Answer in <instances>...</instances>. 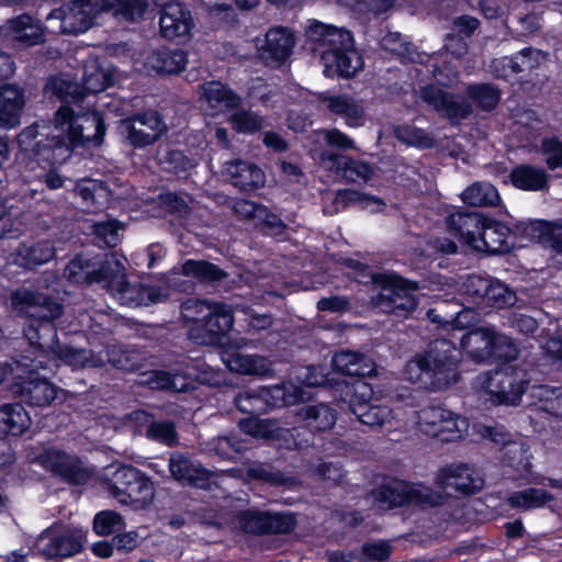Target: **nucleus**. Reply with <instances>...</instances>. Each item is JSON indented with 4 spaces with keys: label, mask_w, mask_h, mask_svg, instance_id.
I'll use <instances>...</instances> for the list:
<instances>
[{
    "label": "nucleus",
    "mask_w": 562,
    "mask_h": 562,
    "mask_svg": "<svg viewBox=\"0 0 562 562\" xmlns=\"http://www.w3.org/2000/svg\"><path fill=\"white\" fill-rule=\"evenodd\" d=\"M24 223L18 218V213L8 207L0 198V238H15L24 232Z\"/></svg>",
    "instance_id": "obj_53"
},
{
    "label": "nucleus",
    "mask_w": 562,
    "mask_h": 562,
    "mask_svg": "<svg viewBox=\"0 0 562 562\" xmlns=\"http://www.w3.org/2000/svg\"><path fill=\"white\" fill-rule=\"evenodd\" d=\"M297 381L305 386H322L329 383L326 369L323 367H304L296 372Z\"/></svg>",
    "instance_id": "obj_62"
},
{
    "label": "nucleus",
    "mask_w": 562,
    "mask_h": 562,
    "mask_svg": "<svg viewBox=\"0 0 562 562\" xmlns=\"http://www.w3.org/2000/svg\"><path fill=\"white\" fill-rule=\"evenodd\" d=\"M239 428L245 435L256 439L285 438L290 435V430L279 427L277 422L256 417L241 419L239 422Z\"/></svg>",
    "instance_id": "obj_42"
},
{
    "label": "nucleus",
    "mask_w": 562,
    "mask_h": 562,
    "mask_svg": "<svg viewBox=\"0 0 562 562\" xmlns=\"http://www.w3.org/2000/svg\"><path fill=\"white\" fill-rule=\"evenodd\" d=\"M166 1L167 0H158L157 3L148 8L143 15L149 11H154L157 7H162L159 19L161 36L170 41H189L194 26L191 12L180 2L166 3ZM143 18L144 16H142V19ZM138 20H140V18Z\"/></svg>",
    "instance_id": "obj_21"
},
{
    "label": "nucleus",
    "mask_w": 562,
    "mask_h": 562,
    "mask_svg": "<svg viewBox=\"0 0 562 562\" xmlns=\"http://www.w3.org/2000/svg\"><path fill=\"white\" fill-rule=\"evenodd\" d=\"M87 530L72 524H54L38 537L35 550L45 558H68L87 542Z\"/></svg>",
    "instance_id": "obj_17"
},
{
    "label": "nucleus",
    "mask_w": 562,
    "mask_h": 562,
    "mask_svg": "<svg viewBox=\"0 0 562 562\" xmlns=\"http://www.w3.org/2000/svg\"><path fill=\"white\" fill-rule=\"evenodd\" d=\"M75 193L81 198L87 206L95 205L94 210L104 207L113 199L110 189L103 182L94 179L78 181Z\"/></svg>",
    "instance_id": "obj_41"
},
{
    "label": "nucleus",
    "mask_w": 562,
    "mask_h": 562,
    "mask_svg": "<svg viewBox=\"0 0 562 562\" xmlns=\"http://www.w3.org/2000/svg\"><path fill=\"white\" fill-rule=\"evenodd\" d=\"M31 417L21 404L0 406V432L20 436L31 426Z\"/></svg>",
    "instance_id": "obj_38"
},
{
    "label": "nucleus",
    "mask_w": 562,
    "mask_h": 562,
    "mask_svg": "<svg viewBox=\"0 0 562 562\" xmlns=\"http://www.w3.org/2000/svg\"><path fill=\"white\" fill-rule=\"evenodd\" d=\"M469 97L483 110H492L499 101L498 91L488 85L471 86Z\"/></svg>",
    "instance_id": "obj_60"
},
{
    "label": "nucleus",
    "mask_w": 562,
    "mask_h": 562,
    "mask_svg": "<svg viewBox=\"0 0 562 562\" xmlns=\"http://www.w3.org/2000/svg\"><path fill=\"white\" fill-rule=\"evenodd\" d=\"M463 352L475 362L491 359L510 360L517 356L513 339L494 327H480L465 333L460 339Z\"/></svg>",
    "instance_id": "obj_13"
},
{
    "label": "nucleus",
    "mask_w": 562,
    "mask_h": 562,
    "mask_svg": "<svg viewBox=\"0 0 562 562\" xmlns=\"http://www.w3.org/2000/svg\"><path fill=\"white\" fill-rule=\"evenodd\" d=\"M306 36L312 50L319 55L325 76L349 78L362 69V56L355 48L349 31L312 21Z\"/></svg>",
    "instance_id": "obj_4"
},
{
    "label": "nucleus",
    "mask_w": 562,
    "mask_h": 562,
    "mask_svg": "<svg viewBox=\"0 0 562 562\" xmlns=\"http://www.w3.org/2000/svg\"><path fill=\"white\" fill-rule=\"evenodd\" d=\"M442 499L441 494L434 493L423 484L397 480L383 484L370 494V502L376 510H386L404 505L437 506L441 504Z\"/></svg>",
    "instance_id": "obj_14"
},
{
    "label": "nucleus",
    "mask_w": 562,
    "mask_h": 562,
    "mask_svg": "<svg viewBox=\"0 0 562 562\" xmlns=\"http://www.w3.org/2000/svg\"><path fill=\"white\" fill-rule=\"evenodd\" d=\"M510 181L520 190L538 191L546 188L548 176L541 168L522 165L510 172Z\"/></svg>",
    "instance_id": "obj_44"
},
{
    "label": "nucleus",
    "mask_w": 562,
    "mask_h": 562,
    "mask_svg": "<svg viewBox=\"0 0 562 562\" xmlns=\"http://www.w3.org/2000/svg\"><path fill=\"white\" fill-rule=\"evenodd\" d=\"M395 136L402 143L419 148H429L435 144L434 138L429 134L409 125L396 127Z\"/></svg>",
    "instance_id": "obj_58"
},
{
    "label": "nucleus",
    "mask_w": 562,
    "mask_h": 562,
    "mask_svg": "<svg viewBox=\"0 0 562 562\" xmlns=\"http://www.w3.org/2000/svg\"><path fill=\"white\" fill-rule=\"evenodd\" d=\"M11 306L19 313L27 316L31 322L24 329V335L34 347L40 348L45 352L44 348L47 344L45 336L55 338V329L52 321L61 315V306L56 302L48 300L46 296L32 292L30 290H18L11 295ZM46 357L50 368L66 364L74 369L85 367H99L111 362L113 366L121 369H126V364L121 358H116L114 350L106 351L105 355L99 353L97 356L88 357L83 349H74L67 346H59L54 344L49 346L46 351Z\"/></svg>",
    "instance_id": "obj_2"
},
{
    "label": "nucleus",
    "mask_w": 562,
    "mask_h": 562,
    "mask_svg": "<svg viewBox=\"0 0 562 562\" xmlns=\"http://www.w3.org/2000/svg\"><path fill=\"white\" fill-rule=\"evenodd\" d=\"M322 166L337 176L351 182L367 181L372 175L368 164L350 159L340 154L324 153L321 157Z\"/></svg>",
    "instance_id": "obj_30"
},
{
    "label": "nucleus",
    "mask_w": 562,
    "mask_h": 562,
    "mask_svg": "<svg viewBox=\"0 0 562 562\" xmlns=\"http://www.w3.org/2000/svg\"><path fill=\"white\" fill-rule=\"evenodd\" d=\"M233 186L241 190L256 189L265 183L263 171L255 165L244 161L225 162L223 171Z\"/></svg>",
    "instance_id": "obj_35"
},
{
    "label": "nucleus",
    "mask_w": 562,
    "mask_h": 562,
    "mask_svg": "<svg viewBox=\"0 0 562 562\" xmlns=\"http://www.w3.org/2000/svg\"><path fill=\"white\" fill-rule=\"evenodd\" d=\"M419 98L434 110L458 122L469 115L471 106L463 100L450 95L442 88L427 85L419 88Z\"/></svg>",
    "instance_id": "obj_26"
},
{
    "label": "nucleus",
    "mask_w": 562,
    "mask_h": 562,
    "mask_svg": "<svg viewBox=\"0 0 562 562\" xmlns=\"http://www.w3.org/2000/svg\"><path fill=\"white\" fill-rule=\"evenodd\" d=\"M110 493L122 505L139 510L153 502L155 487L153 482L136 468L121 465L112 474Z\"/></svg>",
    "instance_id": "obj_16"
},
{
    "label": "nucleus",
    "mask_w": 562,
    "mask_h": 562,
    "mask_svg": "<svg viewBox=\"0 0 562 562\" xmlns=\"http://www.w3.org/2000/svg\"><path fill=\"white\" fill-rule=\"evenodd\" d=\"M158 0H74L66 8L50 12L49 22L58 21L54 32L79 34L86 32L100 12L112 10L130 21H137L144 12L157 3Z\"/></svg>",
    "instance_id": "obj_6"
},
{
    "label": "nucleus",
    "mask_w": 562,
    "mask_h": 562,
    "mask_svg": "<svg viewBox=\"0 0 562 562\" xmlns=\"http://www.w3.org/2000/svg\"><path fill=\"white\" fill-rule=\"evenodd\" d=\"M108 99L109 95L100 97L97 110L78 115L74 109L63 105L57 110L53 122H41L25 127L18 136V164L30 172L24 176L25 180L31 181L43 176L36 171L37 167L45 170L65 162L77 146L101 145L105 126L100 109L111 108Z\"/></svg>",
    "instance_id": "obj_1"
},
{
    "label": "nucleus",
    "mask_w": 562,
    "mask_h": 562,
    "mask_svg": "<svg viewBox=\"0 0 562 562\" xmlns=\"http://www.w3.org/2000/svg\"><path fill=\"white\" fill-rule=\"evenodd\" d=\"M169 471L176 481L199 488L209 487V482L212 476L211 473L199 463H194L179 453L171 454L169 459Z\"/></svg>",
    "instance_id": "obj_31"
},
{
    "label": "nucleus",
    "mask_w": 562,
    "mask_h": 562,
    "mask_svg": "<svg viewBox=\"0 0 562 562\" xmlns=\"http://www.w3.org/2000/svg\"><path fill=\"white\" fill-rule=\"evenodd\" d=\"M102 269H106L108 278L102 285L122 305L139 306L165 301L169 293L166 288L146 286L143 283L125 280L124 265L116 255L111 254Z\"/></svg>",
    "instance_id": "obj_9"
},
{
    "label": "nucleus",
    "mask_w": 562,
    "mask_h": 562,
    "mask_svg": "<svg viewBox=\"0 0 562 562\" xmlns=\"http://www.w3.org/2000/svg\"><path fill=\"white\" fill-rule=\"evenodd\" d=\"M353 391L356 396L361 397L362 403L352 401L351 411L364 425L381 426L396 418L405 426L416 424L422 432L441 441L460 439L469 429L465 417L447 408L429 406L417 413L406 407L367 404L372 396V387L364 381H357Z\"/></svg>",
    "instance_id": "obj_3"
},
{
    "label": "nucleus",
    "mask_w": 562,
    "mask_h": 562,
    "mask_svg": "<svg viewBox=\"0 0 562 562\" xmlns=\"http://www.w3.org/2000/svg\"><path fill=\"white\" fill-rule=\"evenodd\" d=\"M54 256L55 249L48 240H37L22 244L14 255V262L32 269L48 262Z\"/></svg>",
    "instance_id": "obj_37"
},
{
    "label": "nucleus",
    "mask_w": 562,
    "mask_h": 562,
    "mask_svg": "<svg viewBox=\"0 0 562 562\" xmlns=\"http://www.w3.org/2000/svg\"><path fill=\"white\" fill-rule=\"evenodd\" d=\"M437 484L446 494H450L452 491L472 494L483 487V480L473 468L465 464H452L440 471Z\"/></svg>",
    "instance_id": "obj_25"
},
{
    "label": "nucleus",
    "mask_w": 562,
    "mask_h": 562,
    "mask_svg": "<svg viewBox=\"0 0 562 562\" xmlns=\"http://www.w3.org/2000/svg\"><path fill=\"white\" fill-rule=\"evenodd\" d=\"M110 255L99 260H89L82 256L72 259L65 268V277L74 283H101L106 280V269H102Z\"/></svg>",
    "instance_id": "obj_32"
},
{
    "label": "nucleus",
    "mask_w": 562,
    "mask_h": 562,
    "mask_svg": "<svg viewBox=\"0 0 562 562\" xmlns=\"http://www.w3.org/2000/svg\"><path fill=\"white\" fill-rule=\"evenodd\" d=\"M542 153L547 156L546 161L550 169L562 167V140L557 137L544 139Z\"/></svg>",
    "instance_id": "obj_64"
},
{
    "label": "nucleus",
    "mask_w": 562,
    "mask_h": 562,
    "mask_svg": "<svg viewBox=\"0 0 562 562\" xmlns=\"http://www.w3.org/2000/svg\"><path fill=\"white\" fill-rule=\"evenodd\" d=\"M335 203L337 210L339 207H346L350 204H357L362 210L371 213L380 212L384 207V203L381 199L367 195L353 190H341L336 194Z\"/></svg>",
    "instance_id": "obj_49"
},
{
    "label": "nucleus",
    "mask_w": 562,
    "mask_h": 562,
    "mask_svg": "<svg viewBox=\"0 0 562 562\" xmlns=\"http://www.w3.org/2000/svg\"><path fill=\"white\" fill-rule=\"evenodd\" d=\"M551 499V495L540 488H528L515 492L508 497L512 507L518 509H531L541 507Z\"/></svg>",
    "instance_id": "obj_51"
},
{
    "label": "nucleus",
    "mask_w": 562,
    "mask_h": 562,
    "mask_svg": "<svg viewBox=\"0 0 562 562\" xmlns=\"http://www.w3.org/2000/svg\"><path fill=\"white\" fill-rule=\"evenodd\" d=\"M477 431L482 437L505 447L508 465L516 467V469L520 471V474H518L516 479H524L527 483H543L541 480L530 474L529 447H527L525 441L510 440L505 428L499 425L480 426Z\"/></svg>",
    "instance_id": "obj_20"
},
{
    "label": "nucleus",
    "mask_w": 562,
    "mask_h": 562,
    "mask_svg": "<svg viewBox=\"0 0 562 562\" xmlns=\"http://www.w3.org/2000/svg\"><path fill=\"white\" fill-rule=\"evenodd\" d=\"M516 301L517 297L515 292H513L506 284L497 280H490L488 289L486 290L484 299L486 304L496 308H504L514 305Z\"/></svg>",
    "instance_id": "obj_55"
},
{
    "label": "nucleus",
    "mask_w": 562,
    "mask_h": 562,
    "mask_svg": "<svg viewBox=\"0 0 562 562\" xmlns=\"http://www.w3.org/2000/svg\"><path fill=\"white\" fill-rule=\"evenodd\" d=\"M374 291L373 305L383 313H391L397 317H406L416 306L414 291L416 283L406 281L393 272L370 274Z\"/></svg>",
    "instance_id": "obj_12"
},
{
    "label": "nucleus",
    "mask_w": 562,
    "mask_h": 562,
    "mask_svg": "<svg viewBox=\"0 0 562 562\" xmlns=\"http://www.w3.org/2000/svg\"><path fill=\"white\" fill-rule=\"evenodd\" d=\"M0 36L13 45L33 46L43 42L44 31L38 21L22 14L8 20L0 27Z\"/></svg>",
    "instance_id": "obj_27"
},
{
    "label": "nucleus",
    "mask_w": 562,
    "mask_h": 562,
    "mask_svg": "<svg viewBox=\"0 0 562 562\" xmlns=\"http://www.w3.org/2000/svg\"><path fill=\"white\" fill-rule=\"evenodd\" d=\"M269 513L246 510L238 516V525L246 532L265 533L268 530Z\"/></svg>",
    "instance_id": "obj_61"
},
{
    "label": "nucleus",
    "mask_w": 562,
    "mask_h": 562,
    "mask_svg": "<svg viewBox=\"0 0 562 562\" xmlns=\"http://www.w3.org/2000/svg\"><path fill=\"white\" fill-rule=\"evenodd\" d=\"M228 122L232 127L240 134H254L263 126V119L256 112L250 110H239L234 112Z\"/></svg>",
    "instance_id": "obj_54"
},
{
    "label": "nucleus",
    "mask_w": 562,
    "mask_h": 562,
    "mask_svg": "<svg viewBox=\"0 0 562 562\" xmlns=\"http://www.w3.org/2000/svg\"><path fill=\"white\" fill-rule=\"evenodd\" d=\"M181 315L188 324H192L189 328V337L196 344L211 342L214 336L227 333L234 323L229 307L195 299L183 303Z\"/></svg>",
    "instance_id": "obj_8"
},
{
    "label": "nucleus",
    "mask_w": 562,
    "mask_h": 562,
    "mask_svg": "<svg viewBox=\"0 0 562 562\" xmlns=\"http://www.w3.org/2000/svg\"><path fill=\"white\" fill-rule=\"evenodd\" d=\"M450 234L473 250L503 254L515 246L510 228L479 213H452L447 220Z\"/></svg>",
    "instance_id": "obj_7"
},
{
    "label": "nucleus",
    "mask_w": 562,
    "mask_h": 562,
    "mask_svg": "<svg viewBox=\"0 0 562 562\" xmlns=\"http://www.w3.org/2000/svg\"><path fill=\"white\" fill-rule=\"evenodd\" d=\"M221 357L224 364L237 373L260 378L270 376L272 373V363L259 355H244L235 349H225Z\"/></svg>",
    "instance_id": "obj_29"
},
{
    "label": "nucleus",
    "mask_w": 562,
    "mask_h": 562,
    "mask_svg": "<svg viewBox=\"0 0 562 562\" xmlns=\"http://www.w3.org/2000/svg\"><path fill=\"white\" fill-rule=\"evenodd\" d=\"M182 273L203 281L221 279L224 273L216 266L202 260H187L181 267Z\"/></svg>",
    "instance_id": "obj_56"
},
{
    "label": "nucleus",
    "mask_w": 562,
    "mask_h": 562,
    "mask_svg": "<svg viewBox=\"0 0 562 562\" xmlns=\"http://www.w3.org/2000/svg\"><path fill=\"white\" fill-rule=\"evenodd\" d=\"M427 315L432 323L440 325L448 333L470 327L479 319V313L471 307L462 308L449 317L440 316L436 310H429Z\"/></svg>",
    "instance_id": "obj_45"
},
{
    "label": "nucleus",
    "mask_w": 562,
    "mask_h": 562,
    "mask_svg": "<svg viewBox=\"0 0 562 562\" xmlns=\"http://www.w3.org/2000/svg\"><path fill=\"white\" fill-rule=\"evenodd\" d=\"M147 437L167 446H172L177 440L175 426L170 422L151 423L147 430Z\"/></svg>",
    "instance_id": "obj_63"
},
{
    "label": "nucleus",
    "mask_w": 562,
    "mask_h": 562,
    "mask_svg": "<svg viewBox=\"0 0 562 562\" xmlns=\"http://www.w3.org/2000/svg\"><path fill=\"white\" fill-rule=\"evenodd\" d=\"M240 97L218 81L202 86L201 103L207 116L226 114L240 104Z\"/></svg>",
    "instance_id": "obj_28"
},
{
    "label": "nucleus",
    "mask_w": 562,
    "mask_h": 562,
    "mask_svg": "<svg viewBox=\"0 0 562 562\" xmlns=\"http://www.w3.org/2000/svg\"><path fill=\"white\" fill-rule=\"evenodd\" d=\"M334 369L346 375L366 376L374 372L372 359L355 351H340L333 357Z\"/></svg>",
    "instance_id": "obj_36"
},
{
    "label": "nucleus",
    "mask_w": 562,
    "mask_h": 562,
    "mask_svg": "<svg viewBox=\"0 0 562 562\" xmlns=\"http://www.w3.org/2000/svg\"><path fill=\"white\" fill-rule=\"evenodd\" d=\"M468 45L461 36L449 35L446 40L445 52L428 55L424 57L422 67H416L415 72L417 76L423 75L425 71L432 74L435 81L442 87H449L457 82L458 72L456 71V64L467 53Z\"/></svg>",
    "instance_id": "obj_19"
},
{
    "label": "nucleus",
    "mask_w": 562,
    "mask_h": 562,
    "mask_svg": "<svg viewBox=\"0 0 562 562\" xmlns=\"http://www.w3.org/2000/svg\"><path fill=\"white\" fill-rule=\"evenodd\" d=\"M294 43V35L289 29L277 26L270 29L262 38H256V48L267 65L279 66L289 58Z\"/></svg>",
    "instance_id": "obj_24"
},
{
    "label": "nucleus",
    "mask_w": 562,
    "mask_h": 562,
    "mask_svg": "<svg viewBox=\"0 0 562 562\" xmlns=\"http://www.w3.org/2000/svg\"><path fill=\"white\" fill-rule=\"evenodd\" d=\"M461 199L471 206H493L501 200L496 188L487 182H476L468 187L462 192Z\"/></svg>",
    "instance_id": "obj_48"
},
{
    "label": "nucleus",
    "mask_w": 562,
    "mask_h": 562,
    "mask_svg": "<svg viewBox=\"0 0 562 562\" xmlns=\"http://www.w3.org/2000/svg\"><path fill=\"white\" fill-rule=\"evenodd\" d=\"M391 554V547L386 541H378L372 543H366L362 548V557L358 558L355 555L345 554L335 557L333 562H381L389 559Z\"/></svg>",
    "instance_id": "obj_52"
},
{
    "label": "nucleus",
    "mask_w": 562,
    "mask_h": 562,
    "mask_svg": "<svg viewBox=\"0 0 562 562\" xmlns=\"http://www.w3.org/2000/svg\"><path fill=\"white\" fill-rule=\"evenodd\" d=\"M529 381L525 368L509 363L476 378L477 386L493 405H518Z\"/></svg>",
    "instance_id": "obj_11"
},
{
    "label": "nucleus",
    "mask_w": 562,
    "mask_h": 562,
    "mask_svg": "<svg viewBox=\"0 0 562 562\" xmlns=\"http://www.w3.org/2000/svg\"><path fill=\"white\" fill-rule=\"evenodd\" d=\"M120 130L133 147L143 148L160 138L167 126L157 112L148 111L122 120Z\"/></svg>",
    "instance_id": "obj_22"
},
{
    "label": "nucleus",
    "mask_w": 562,
    "mask_h": 562,
    "mask_svg": "<svg viewBox=\"0 0 562 562\" xmlns=\"http://www.w3.org/2000/svg\"><path fill=\"white\" fill-rule=\"evenodd\" d=\"M328 109L338 115H341L349 127H359L364 124V111L362 105L347 95L325 97Z\"/></svg>",
    "instance_id": "obj_39"
},
{
    "label": "nucleus",
    "mask_w": 562,
    "mask_h": 562,
    "mask_svg": "<svg viewBox=\"0 0 562 562\" xmlns=\"http://www.w3.org/2000/svg\"><path fill=\"white\" fill-rule=\"evenodd\" d=\"M381 45L385 50L405 60L418 64L419 67L424 64V57H427L426 53L418 52L412 44L405 42L397 32L384 35L381 40Z\"/></svg>",
    "instance_id": "obj_47"
},
{
    "label": "nucleus",
    "mask_w": 562,
    "mask_h": 562,
    "mask_svg": "<svg viewBox=\"0 0 562 562\" xmlns=\"http://www.w3.org/2000/svg\"><path fill=\"white\" fill-rule=\"evenodd\" d=\"M123 527V517L114 510H102L93 518V530L98 536H109Z\"/></svg>",
    "instance_id": "obj_59"
},
{
    "label": "nucleus",
    "mask_w": 562,
    "mask_h": 562,
    "mask_svg": "<svg viewBox=\"0 0 562 562\" xmlns=\"http://www.w3.org/2000/svg\"><path fill=\"white\" fill-rule=\"evenodd\" d=\"M15 375L11 384V391L14 395L33 406L49 405L58 397L61 390L57 389L47 379L34 374L37 369H50L48 363H44L41 357L33 360L31 364L14 362Z\"/></svg>",
    "instance_id": "obj_15"
},
{
    "label": "nucleus",
    "mask_w": 562,
    "mask_h": 562,
    "mask_svg": "<svg viewBox=\"0 0 562 562\" xmlns=\"http://www.w3.org/2000/svg\"><path fill=\"white\" fill-rule=\"evenodd\" d=\"M247 449L243 440L235 437H218L206 443L205 450L209 453L216 454L223 459H232L234 453Z\"/></svg>",
    "instance_id": "obj_57"
},
{
    "label": "nucleus",
    "mask_w": 562,
    "mask_h": 562,
    "mask_svg": "<svg viewBox=\"0 0 562 562\" xmlns=\"http://www.w3.org/2000/svg\"><path fill=\"white\" fill-rule=\"evenodd\" d=\"M297 415L311 430H328L336 423L335 412L326 404L307 405Z\"/></svg>",
    "instance_id": "obj_43"
},
{
    "label": "nucleus",
    "mask_w": 562,
    "mask_h": 562,
    "mask_svg": "<svg viewBox=\"0 0 562 562\" xmlns=\"http://www.w3.org/2000/svg\"><path fill=\"white\" fill-rule=\"evenodd\" d=\"M24 93L14 85L0 87V126L11 130L20 123L24 106Z\"/></svg>",
    "instance_id": "obj_33"
},
{
    "label": "nucleus",
    "mask_w": 562,
    "mask_h": 562,
    "mask_svg": "<svg viewBox=\"0 0 562 562\" xmlns=\"http://www.w3.org/2000/svg\"><path fill=\"white\" fill-rule=\"evenodd\" d=\"M33 462L71 483H80L86 477L82 461L77 456L57 448L44 449Z\"/></svg>",
    "instance_id": "obj_23"
},
{
    "label": "nucleus",
    "mask_w": 562,
    "mask_h": 562,
    "mask_svg": "<svg viewBox=\"0 0 562 562\" xmlns=\"http://www.w3.org/2000/svg\"><path fill=\"white\" fill-rule=\"evenodd\" d=\"M188 64V55L181 49L161 47L148 53L145 68L157 74H179Z\"/></svg>",
    "instance_id": "obj_34"
},
{
    "label": "nucleus",
    "mask_w": 562,
    "mask_h": 562,
    "mask_svg": "<svg viewBox=\"0 0 562 562\" xmlns=\"http://www.w3.org/2000/svg\"><path fill=\"white\" fill-rule=\"evenodd\" d=\"M531 396L535 398L533 405L552 416L562 417V389L550 387L547 385L533 386Z\"/></svg>",
    "instance_id": "obj_46"
},
{
    "label": "nucleus",
    "mask_w": 562,
    "mask_h": 562,
    "mask_svg": "<svg viewBox=\"0 0 562 562\" xmlns=\"http://www.w3.org/2000/svg\"><path fill=\"white\" fill-rule=\"evenodd\" d=\"M114 81V69L105 67L95 58L85 64L82 88L69 75H60L49 79L45 92L65 101H79L89 94L103 92Z\"/></svg>",
    "instance_id": "obj_10"
},
{
    "label": "nucleus",
    "mask_w": 562,
    "mask_h": 562,
    "mask_svg": "<svg viewBox=\"0 0 562 562\" xmlns=\"http://www.w3.org/2000/svg\"><path fill=\"white\" fill-rule=\"evenodd\" d=\"M304 400L305 392L292 382H286L240 394L236 397V405L244 413L257 414L268 407L290 406Z\"/></svg>",
    "instance_id": "obj_18"
},
{
    "label": "nucleus",
    "mask_w": 562,
    "mask_h": 562,
    "mask_svg": "<svg viewBox=\"0 0 562 562\" xmlns=\"http://www.w3.org/2000/svg\"><path fill=\"white\" fill-rule=\"evenodd\" d=\"M143 382L147 383L151 389L176 392H186L190 387V381L186 376L179 374L171 375L169 372L158 370L147 373Z\"/></svg>",
    "instance_id": "obj_50"
},
{
    "label": "nucleus",
    "mask_w": 562,
    "mask_h": 562,
    "mask_svg": "<svg viewBox=\"0 0 562 562\" xmlns=\"http://www.w3.org/2000/svg\"><path fill=\"white\" fill-rule=\"evenodd\" d=\"M526 235L557 251L562 250V225L558 223L537 220L525 226Z\"/></svg>",
    "instance_id": "obj_40"
},
{
    "label": "nucleus",
    "mask_w": 562,
    "mask_h": 562,
    "mask_svg": "<svg viewBox=\"0 0 562 562\" xmlns=\"http://www.w3.org/2000/svg\"><path fill=\"white\" fill-rule=\"evenodd\" d=\"M459 359L460 351L450 340L437 339L424 353L406 363L403 375L430 391L445 390L459 379Z\"/></svg>",
    "instance_id": "obj_5"
}]
</instances>
